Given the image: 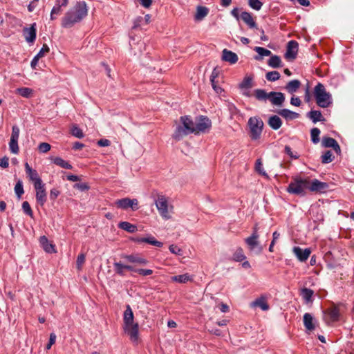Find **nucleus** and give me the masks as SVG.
Returning <instances> with one entry per match:
<instances>
[{
	"mask_svg": "<svg viewBox=\"0 0 354 354\" xmlns=\"http://www.w3.org/2000/svg\"><path fill=\"white\" fill-rule=\"evenodd\" d=\"M123 330L131 342L134 344H138L139 337V325L135 322L134 315L131 308L127 305L123 313Z\"/></svg>",
	"mask_w": 354,
	"mask_h": 354,
	"instance_id": "f257e3e1",
	"label": "nucleus"
},
{
	"mask_svg": "<svg viewBox=\"0 0 354 354\" xmlns=\"http://www.w3.org/2000/svg\"><path fill=\"white\" fill-rule=\"evenodd\" d=\"M88 15V8L84 1H80L69 10L62 18V26L64 28H71L75 24L81 21Z\"/></svg>",
	"mask_w": 354,
	"mask_h": 354,
	"instance_id": "f03ea898",
	"label": "nucleus"
},
{
	"mask_svg": "<svg viewBox=\"0 0 354 354\" xmlns=\"http://www.w3.org/2000/svg\"><path fill=\"white\" fill-rule=\"evenodd\" d=\"M154 204L158 214L164 220L172 218L174 213V206L169 197L162 194H157L154 198Z\"/></svg>",
	"mask_w": 354,
	"mask_h": 354,
	"instance_id": "7ed1b4c3",
	"label": "nucleus"
},
{
	"mask_svg": "<svg viewBox=\"0 0 354 354\" xmlns=\"http://www.w3.org/2000/svg\"><path fill=\"white\" fill-rule=\"evenodd\" d=\"M176 128L172 137L179 141L190 133H194L193 120L188 116H182L175 122Z\"/></svg>",
	"mask_w": 354,
	"mask_h": 354,
	"instance_id": "20e7f679",
	"label": "nucleus"
},
{
	"mask_svg": "<svg viewBox=\"0 0 354 354\" xmlns=\"http://www.w3.org/2000/svg\"><path fill=\"white\" fill-rule=\"evenodd\" d=\"M314 95L317 104L322 108H327L332 104L330 93L326 91L324 86L321 83L315 86Z\"/></svg>",
	"mask_w": 354,
	"mask_h": 354,
	"instance_id": "39448f33",
	"label": "nucleus"
},
{
	"mask_svg": "<svg viewBox=\"0 0 354 354\" xmlns=\"http://www.w3.org/2000/svg\"><path fill=\"white\" fill-rule=\"evenodd\" d=\"M308 185L309 180L308 178H295L289 184L287 191L290 194L304 196Z\"/></svg>",
	"mask_w": 354,
	"mask_h": 354,
	"instance_id": "423d86ee",
	"label": "nucleus"
},
{
	"mask_svg": "<svg viewBox=\"0 0 354 354\" xmlns=\"http://www.w3.org/2000/svg\"><path fill=\"white\" fill-rule=\"evenodd\" d=\"M248 125L250 130V137L252 140H257L260 138L263 122L258 118L253 117L250 118L248 121Z\"/></svg>",
	"mask_w": 354,
	"mask_h": 354,
	"instance_id": "0eeeda50",
	"label": "nucleus"
},
{
	"mask_svg": "<svg viewBox=\"0 0 354 354\" xmlns=\"http://www.w3.org/2000/svg\"><path fill=\"white\" fill-rule=\"evenodd\" d=\"M193 126L194 133H206L210 130L212 122L207 117L200 116L196 118L194 122L193 121Z\"/></svg>",
	"mask_w": 354,
	"mask_h": 354,
	"instance_id": "6e6552de",
	"label": "nucleus"
},
{
	"mask_svg": "<svg viewBox=\"0 0 354 354\" xmlns=\"http://www.w3.org/2000/svg\"><path fill=\"white\" fill-rule=\"evenodd\" d=\"M138 204L139 202L138 199H131L129 198H124L120 200H117L115 202V205H116L117 207L122 209H127L130 208L133 211H136L139 209Z\"/></svg>",
	"mask_w": 354,
	"mask_h": 354,
	"instance_id": "1a4fd4ad",
	"label": "nucleus"
},
{
	"mask_svg": "<svg viewBox=\"0 0 354 354\" xmlns=\"http://www.w3.org/2000/svg\"><path fill=\"white\" fill-rule=\"evenodd\" d=\"M37 203L43 207L47 201V193L44 183L34 185Z\"/></svg>",
	"mask_w": 354,
	"mask_h": 354,
	"instance_id": "9d476101",
	"label": "nucleus"
},
{
	"mask_svg": "<svg viewBox=\"0 0 354 354\" xmlns=\"http://www.w3.org/2000/svg\"><path fill=\"white\" fill-rule=\"evenodd\" d=\"M19 137V129L17 126L14 125L12 128V133L9 142V147L12 153H19L18 139Z\"/></svg>",
	"mask_w": 354,
	"mask_h": 354,
	"instance_id": "9b49d317",
	"label": "nucleus"
},
{
	"mask_svg": "<svg viewBox=\"0 0 354 354\" xmlns=\"http://www.w3.org/2000/svg\"><path fill=\"white\" fill-rule=\"evenodd\" d=\"M24 166L28 177L34 185L43 183L37 171L32 169L28 162H26Z\"/></svg>",
	"mask_w": 354,
	"mask_h": 354,
	"instance_id": "f8f14e48",
	"label": "nucleus"
},
{
	"mask_svg": "<svg viewBox=\"0 0 354 354\" xmlns=\"http://www.w3.org/2000/svg\"><path fill=\"white\" fill-rule=\"evenodd\" d=\"M298 52V43L295 41H290L288 43L287 51L285 57L288 60L294 59Z\"/></svg>",
	"mask_w": 354,
	"mask_h": 354,
	"instance_id": "ddd939ff",
	"label": "nucleus"
},
{
	"mask_svg": "<svg viewBox=\"0 0 354 354\" xmlns=\"http://www.w3.org/2000/svg\"><path fill=\"white\" fill-rule=\"evenodd\" d=\"M328 185L327 183L315 179L312 182L309 181L308 189L311 192H322L328 189Z\"/></svg>",
	"mask_w": 354,
	"mask_h": 354,
	"instance_id": "4468645a",
	"label": "nucleus"
},
{
	"mask_svg": "<svg viewBox=\"0 0 354 354\" xmlns=\"http://www.w3.org/2000/svg\"><path fill=\"white\" fill-rule=\"evenodd\" d=\"M292 251L300 261L307 260L311 253V250L309 248L304 250L299 247H294Z\"/></svg>",
	"mask_w": 354,
	"mask_h": 354,
	"instance_id": "2eb2a0df",
	"label": "nucleus"
},
{
	"mask_svg": "<svg viewBox=\"0 0 354 354\" xmlns=\"http://www.w3.org/2000/svg\"><path fill=\"white\" fill-rule=\"evenodd\" d=\"M36 24H32L30 28H25L24 29V35L26 41L28 43H32L36 37Z\"/></svg>",
	"mask_w": 354,
	"mask_h": 354,
	"instance_id": "dca6fc26",
	"label": "nucleus"
},
{
	"mask_svg": "<svg viewBox=\"0 0 354 354\" xmlns=\"http://www.w3.org/2000/svg\"><path fill=\"white\" fill-rule=\"evenodd\" d=\"M222 59L230 64H234L238 61V56L235 53L224 49L222 51Z\"/></svg>",
	"mask_w": 354,
	"mask_h": 354,
	"instance_id": "f3484780",
	"label": "nucleus"
},
{
	"mask_svg": "<svg viewBox=\"0 0 354 354\" xmlns=\"http://www.w3.org/2000/svg\"><path fill=\"white\" fill-rule=\"evenodd\" d=\"M252 81L253 77L250 75H247L243 78V81L240 83L239 88L243 91V95L247 96L250 95L248 91H247L253 86Z\"/></svg>",
	"mask_w": 354,
	"mask_h": 354,
	"instance_id": "a211bd4d",
	"label": "nucleus"
},
{
	"mask_svg": "<svg viewBox=\"0 0 354 354\" xmlns=\"http://www.w3.org/2000/svg\"><path fill=\"white\" fill-rule=\"evenodd\" d=\"M39 243L46 252L55 253L57 252L55 245L50 242L45 236L40 237Z\"/></svg>",
	"mask_w": 354,
	"mask_h": 354,
	"instance_id": "6ab92c4d",
	"label": "nucleus"
},
{
	"mask_svg": "<svg viewBox=\"0 0 354 354\" xmlns=\"http://www.w3.org/2000/svg\"><path fill=\"white\" fill-rule=\"evenodd\" d=\"M322 145L324 147H332L337 153L341 152L340 147L337 142L332 138L324 137L322 139Z\"/></svg>",
	"mask_w": 354,
	"mask_h": 354,
	"instance_id": "aec40b11",
	"label": "nucleus"
},
{
	"mask_svg": "<svg viewBox=\"0 0 354 354\" xmlns=\"http://www.w3.org/2000/svg\"><path fill=\"white\" fill-rule=\"evenodd\" d=\"M250 306L252 308L259 307L262 310L266 311L269 309V305L268 304L266 301V299L265 297L261 296L257 299H256L254 301H253L250 304Z\"/></svg>",
	"mask_w": 354,
	"mask_h": 354,
	"instance_id": "412c9836",
	"label": "nucleus"
},
{
	"mask_svg": "<svg viewBox=\"0 0 354 354\" xmlns=\"http://www.w3.org/2000/svg\"><path fill=\"white\" fill-rule=\"evenodd\" d=\"M303 320L304 326L307 330L312 331L315 328V319L311 314L305 313Z\"/></svg>",
	"mask_w": 354,
	"mask_h": 354,
	"instance_id": "4be33fe9",
	"label": "nucleus"
},
{
	"mask_svg": "<svg viewBox=\"0 0 354 354\" xmlns=\"http://www.w3.org/2000/svg\"><path fill=\"white\" fill-rule=\"evenodd\" d=\"M128 262L138 264V265H147L148 261L138 255H127L124 257Z\"/></svg>",
	"mask_w": 354,
	"mask_h": 354,
	"instance_id": "5701e85b",
	"label": "nucleus"
},
{
	"mask_svg": "<svg viewBox=\"0 0 354 354\" xmlns=\"http://www.w3.org/2000/svg\"><path fill=\"white\" fill-rule=\"evenodd\" d=\"M270 97L269 98L271 102L277 106H281L285 100V97L282 93L270 92Z\"/></svg>",
	"mask_w": 354,
	"mask_h": 354,
	"instance_id": "b1692460",
	"label": "nucleus"
},
{
	"mask_svg": "<svg viewBox=\"0 0 354 354\" xmlns=\"http://www.w3.org/2000/svg\"><path fill=\"white\" fill-rule=\"evenodd\" d=\"M209 13V9L205 6H198L196 8V12L194 15L195 21H202L205 17L207 16Z\"/></svg>",
	"mask_w": 354,
	"mask_h": 354,
	"instance_id": "393cba45",
	"label": "nucleus"
},
{
	"mask_svg": "<svg viewBox=\"0 0 354 354\" xmlns=\"http://www.w3.org/2000/svg\"><path fill=\"white\" fill-rule=\"evenodd\" d=\"M259 234L255 229L252 234L245 239V243L249 246L250 250H254L255 247L259 245L258 242Z\"/></svg>",
	"mask_w": 354,
	"mask_h": 354,
	"instance_id": "a878e982",
	"label": "nucleus"
},
{
	"mask_svg": "<svg viewBox=\"0 0 354 354\" xmlns=\"http://www.w3.org/2000/svg\"><path fill=\"white\" fill-rule=\"evenodd\" d=\"M171 281L179 283H185L188 281H193V277L188 273H185L180 275L174 276L171 278Z\"/></svg>",
	"mask_w": 354,
	"mask_h": 354,
	"instance_id": "bb28decb",
	"label": "nucleus"
},
{
	"mask_svg": "<svg viewBox=\"0 0 354 354\" xmlns=\"http://www.w3.org/2000/svg\"><path fill=\"white\" fill-rule=\"evenodd\" d=\"M118 227L129 233H134L138 231L136 225L127 221H122L118 223Z\"/></svg>",
	"mask_w": 354,
	"mask_h": 354,
	"instance_id": "cd10ccee",
	"label": "nucleus"
},
{
	"mask_svg": "<svg viewBox=\"0 0 354 354\" xmlns=\"http://www.w3.org/2000/svg\"><path fill=\"white\" fill-rule=\"evenodd\" d=\"M268 124L272 129L277 130L281 127L282 122L279 116L273 115L269 118Z\"/></svg>",
	"mask_w": 354,
	"mask_h": 354,
	"instance_id": "c85d7f7f",
	"label": "nucleus"
},
{
	"mask_svg": "<svg viewBox=\"0 0 354 354\" xmlns=\"http://www.w3.org/2000/svg\"><path fill=\"white\" fill-rule=\"evenodd\" d=\"M278 113L287 120L296 119L299 116V113L288 109H281L278 112Z\"/></svg>",
	"mask_w": 354,
	"mask_h": 354,
	"instance_id": "c756f323",
	"label": "nucleus"
},
{
	"mask_svg": "<svg viewBox=\"0 0 354 354\" xmlns=\"http://www.w3.org/2000/svg\"><path fill=\"white\" fill-rule=\"evenodd\" d=\"M301 83L299 80H295L289 82L286 86V91L290 93H293L299 88Z\"/></svg>",
	"mask_w": 354,
	"mask_h": 354,
	"instance_id": "7c9ffc66",
	"label": "nucleus"
},
{
	"mask_svg": "<svg viewBox=\"0 0 354 354\" xmlns=\"http://www.w3.org/2000/svg\"><path fill=\"white\" fill-rule=\"evenodd\" d=\"M313 291L309 288H304L300 291V295L302 298L305 300L306 303L312 302V297L313 295Z\"/></svg>",
	"mask_w": 354,
	"mask_h": 354,
	"instance_id": "2f4dec72",
	"label": "nucleus"
},
{
	"mask_svg": "<svg viewBox=\"0 0 354 354\" xmlns=\"http://www.w3.org/2000/svg\"><path fill=\"white\" fill-rule=\"evenodd\" d=\"M51 160H53V162L55 165L59 166L62 168H64V169H72L71 165L69 164V162H68L67 161L64 160V159H62L60 157L52 158Z\"/></svg>",
	"mask_w": 354,
	"mask_h": 354,
	"instance_id": "473e14b6",
	"label": "nucleus"
},
{
	"mask_svg": "<svg viewBox=\"0 0 354 354\" xmlns=\"http://www.w3.org/2000/svg\"><path fill=\"white\" fill-rule=\"evenodd\" d=\"M241 19L247 24L250 27L253 28L256 26L255 21H254L252 15L247 12H242L241 15Z\"/></svg>",
	"mask_w": 354,
	"mask_h": 354,
	"instance_id": "72a5a7b5",
	"label": "nucleus"
},
{
	"mask_svg": "<svg viewBox=\"0 0 354 354\" xmlns=\"http://www.w3.org/2000/svg\"><path fill=\"white\" fill-rule=\"evenodd\" d=\"M254 95L258 100H266L270 97V94L267 93L263 89H256L254 91Z\"/></svg>",
	"mask_w": 354,
	"mask_h": 354,
	"instance_id": "f704fd0d",
	"label": "nucleus"
},
{
	"mask_svg": "<svg viewBox=\"0 0 354 354\" xmlns=\"http://www.w3.org/2000/svg\"><path fill=\"white\" fill-rule=\"evenodd\" d=\"M113 266H114V270L118 274H119L120 276H124L125 274L126 264L122 263L121 261H119V262H115L113 263Z\"/></svg>",
	"mask_w": 354,
	"mask_h": 354,
	"instance_id": "c9c22d12",
	"label": "nucleus"
},
{
	"mask_svg": "<svg viewBox=\"0 0 354 354\" xmlns=\"http://www.w3.org/2000/svg\"><path fill=\"white\" fill-rule=\"evenodd\" d=\"M308 115V118L312 120L313 122L324 120L323 116L319 111H311Z\"/></svg>",
	"mask_w": 354,
	"mask_h": 354,
	"instance_id": "e433bc0d",
	"label": "nucleus"
},
{
	"mask_svg": "<svg viewBox=\"0 0 354 354\" xmlns=\"http://www.w3.org/2000/svg\"><path fill=\"white\" fill-rule=\"evenodd\" d=\"M32 92L33 91L31 88L27 87L19 88L16 90L17 93L26 98L31 97L32 95Z\"/></svg>",
	"mask_w": 354,
	"mask_h": 354,
	"instance_id": "4c0bfd02",
	"label": "nucleus"
},
{
	"mask_svg": "<svg viewBox=\"0 0 354 354\" xmlns=\"http://www.w3.org/2000/svg\"><path fill=\"white\" fill-rule=\"evenodd\" d=\"M145 243L151 244L152 245L160 248L162 246V243L160 241H157L153 236L151 235H147L146 237H145Z\"/></svg>",
	"mask_w": 354,
	"mask_h": 354,
	"instance_id": "58836bf2",
	"label": "nucleus"
},
{
	"mask_svg": "<svg viewBox=\"0 0 354 354\" xmlns=\"http://www.w3.org/2000/svg\"><path fill=\"white\" fill-rule=\"evenodd\" d=\"M71 133L73 136L77 138H82L84 136L82 131L76 124L71 126Z\"/></svg>",
	"mask_w": 354,
	"mask_h": 354,
	"instance_id": "ea45409f",
	"label": "nucleus"
},
{
	"mask_svg": "<svg viewBox=\"0 0 354 354\" xmlns=\"http://www.w3.org/2000/svg\"><path fill=\"white\" fill-rule=\"evenodd\" d=\"M246 259L241 248H238L233 254V259L236 261H242Z\"/></svg>",
	"mask_w": 354,
	"mask_h": 354,
	"instance_id": "a19ab883",
	"label": "nucleus"
},
{
	"mask_svg": "<svg viewBox=\"0 0 354 354\" xmlns=\"http://www.w3.org/2000/svg\"><path fill=\"white\" fill-rule=\"evenodd\" d=\"M255 170L257 172H258L259 174L262 175L263 176H264L266 178H268L267 173L263 169V164H262L261 159H258L256 161Z\"/></svg>",
	"mask_w": 354,
	"mask_h": 354,
	"instance_id": "79ce46f5",
	"label": "nucleus"
},
{
	"mask_svg": "<svg viewBox=\"0 0 354 354\" xmlns=\"http://www.w3.org/2000/svg\"><path fill=\"white\" fill-rule=\"evenodd\" d=\"M281 64V59L279 56L272 55L268 61V65L272 68H278Z\"/></svg>",
	"mask_w": 354,
	"mask_h": 354,
	"instance_id": "37998d69",
	"label": "nucleus"
},
{
	"mask_svg": "<svg viewBox=\"0 0 354 354\" xmlns=\"http://www.w3.org/2000/svg\"><path fill=\"white\" fill-rule=\"evenodd\" d=\"M62 6L57 5V4H55L53 6V8L50 12V19L51 20L55 19L57 16L59 15L62 13Z\"/></svg>",
	"mask_w": 354,
	"mask_h": 354,
	"instance_id": "c03bdc74",
	"label": "nucleus"
},
{
	"mask_svg": "<svg viewBox=\"0 0 354 354\" xmlns=\"http://www.w3.org/2000/svg\"><path fill=\"white\" fill-rule=\"evenodd\" d=\"M85 261H86V256L84 254L82 253L77 256V260H76V268L79 271L82 270L83 266L85 263Z\"/></svg>",
	"mask_w": 354,
	"mask_h": 354,
	"instance_id": "a18cd8bd",
	"label": "nucleus"
},
{
	"mask_svg": "<svg viewBox=\"0 0 354 354\" xmlns=\"http://www.w3.org/2000/svg\"><path fill=\"white\" fill-rule=\"evenodd\" d=\"M310 134L312 142L315 144L318 143L319 142L320 130L317 128H313L311 129Z\"/></svg>",
	"mask_w": 354,
	"mask_h": 354,
	"instance_id": "49530a36",
	"label": "nucleus"
},
{
	"mask_svg": "<svg viewBox=\"0 0 354 354\" xmlns=\"http://www.w3.org/2000/svg\"><path fill=\"white\" fill-rule=\"evenodd\" d=\"M254 50L260 55L261 57H267L271 55V51L266 49L263 47L257 46L254 48Z\"/></svg>",
	"mask_w": 354,
	"mask_h": 354,
	"instance_id": "de8ad7c7",
	"label": "nucleus"
},
{
	"mask_svg": "<svg viewBox=\"0 0 354 354\" xmlns=\"http://www.w3.org/2000/svg\"><path fill=\"white\" fill-rule=\"evenodd\" d=\"M333 157L330 151H327L322 156V162L324 164L330 163L333 161Z\"/></svg>",
	"mask_w": 354,
	"mask_h": 354,
	"instance_id": "09e8293b",
	"label": "nucleus"
},
{
	"mask_svg": "<svg viewBox=\"0 0 354 354\" xmlns=\"http://www.w3.org/2000/svg\"><path fill=\"white\" fill-rule=\"evenodd\" d=\"M15 192L19 198H20L21 195L24 194V191L21 180H18L17 183H16L15 187Z\"/></svg>",
	"mask_w": 354,
	"mask_h": 354,
	"instance_id": "8fccbe9b",
	"label": "nucleus"
},
{
	"mask_svg": "<svg viewBox=\"0 0 354 354\" xmlns=\"http://www.w3.org/2000/svg\"><path fill=\"white\" fill-rule=\"evenodd\" d=\"M249 6L254 10H259L263 3L260 1V0H248Z\"/></svg>",
	"mask_w": 354,
	"mask_h": 354,
	"instance_id": "3c124183",
	"label": "nucleus"
},
{
	"mask_svg": "<svg viewBox=\"0 0 354 354\" xmlns=\"http://www.w3.org/2000/svg\"><path fill=\"white\" fill-rule=\"evenodd\" d=\"M280 77V74L277 71L268 72L266 74V78L268 81H276Z\"/></svg>",
	"mask_w": 354,
	"mask_h": 354,
	"instance_id": "603ef678",
	"label": "nucleus"
},
{
	"mask_svg": "<svg viewBox=\"0 0 354 354\" xmlns=\"http://www.w3.org/2000/svg\"><path fill=\"white\" fill-rule=\"evenodd\" d=\"M328 314L332 321H336L339 317V310L337 308H333L329 310Z\"/></svg>",
	"mask_w": 354,
	"mask_h": 354,
	"instance_id": "864d4df0",
	"label": "nucleus"
},
{
	"mask_svg": "<svg viewBox=\"0 0 354 354\" xmlns=\"http://www.w3.org/2000/svg\"><path fill=\"white\" fill-rule=\"evenodd\" d=\"M51 146L47 142H41L38 146V149L41 153H46L50 150Z\"/></svg>",
	"mask_w": 354,
	"mask_h": 354,
	"instance_id": "5fc2aeb1",
	"label": "nucleus"
},
{
	"mask_svg": "<svg viewBox=\"0 0 354 354\" xmlns=\"http://www.w3.org/2000/svg\"><path fill=\"white\" fill-rule=\"evenodd\" d=\"M22 208H23V210L24 211V212L29 215L30 216L32 217V209L30 206V204L28 203V202L27 201H24L22 203Z\"/></svg>",
	"mask_w": 354,
	"mask_h": 354,
	"instance_id": "6e6d98bb",
	"label": "nucleus"
},
{
	"mask_svg": "<svg viewBox=\"0 0 354 354\" xmlns=\"http://www.w3.org/2000/svg\"><path fill=\"white\" fill-rule=\"evenodd\" d=\"M285 152L292 158L297 159L299 158V156L297 152H294L292 151V149L289 146L285 147Z\"/></svg>",
	"mask_w": 354,
	"mask_h": 354,
	"instance_id": "4d7b16f0",
	"label": "nucleus"
},
{
	"mask_svg": "<svg viewBox=\"0 0 354 354\" xmlns=\"http://www.w3.org/2000/svg\"><path fill=\"white\" fill-rule=\"evenodd\" d=\"M169 251L176 255H182L183 254V250L178 248L177 245H171L169 248Z\"/></svg>",
	"mask_w": 354,
	"mask_h": 354,
	"instance_id": "13d9d810",
	"label": "nucleus"
},
{
	"mask_svg": "<svg viewBox=\"0 0 354 354\" xmlns=\"http://www.w3.org/2000/svg\"><path fill=\"white\" fill-rule=\"evenodd\" d=\"M135 272L141 276H148L153 274V270L151 269H137L135 270Z\"/></svg>",
	"mask_w": 354,
	"mask_h": 354,
	"instance_id": "bf43d9fd",
	"label": "nucleus"
},
{
	"mask_svg": "<svg viewBox=\"0 0 354 354\" xmlns=\"http://www.w3.org/2000/svg\"><path fill=\"white\" fill-rule=\"evenodd\" d=\"M55 341H56V335L53 333H50V337H49V342L46 347V349L49 350L51 348V346L55 343Z\"/></svg>",
	"mask_w": 354,
	"mask_h": 354,
	"instance_id": "052dcab7",
	"label": "nucleus"
},
{
	"mask_svg": "<svg viewBox=\"0 0 354 354\" xmlns=\"http://www.w3.org/2000/svg\"><path fill=\"white\" fill-rule=\"evenodd\" d=\"M212 88L217 94H221L223 92V89L218 84V82H211Z\"/></svg>",
	"mask_w": 354,
	"mask_h": 354,
	"instance_id": "680f3d73",
	"label": "nucleus"
},
{
	"mask_svg": "<svg viewBox=\"0 0 354 354\" xmlns=\"http://www.w3.org/2000/svg\"><path fill=\"white\" fill-rule=\"evenodd\" d=\"M49 52V47L47 44H44L41 49L39 50V52L37 53V57H39L40 58L43 57L46 53Z\"/></svg>",
	"mask_w": 354,
	"mask_h": 354,
	"instance_id": "e2e57ef3",
	"label": "nucleus"
},
{
	"mask_svg": "<svg viewBox=\"0 0 354 354\" xmlns=\"http://www.w3.org/2000/svg\"><path fill=\"white\" fill-rule=\"evenodd\" d=\"M273 236V240L271 242V244L269 247V251L270 252H273V247H274V245L275 244V242L279 238V233L277 232H274L272 234Z\"/></svg>",
	"mask_w": 354,
	"mask_h": 354,
	"instance_id": "0e129e2a",
	"label": "nucleus"
},
{
	"mask_svg": "<svg viewBox=\"0 0 354 354\" xmlns=\"http://www.w3.org/2000/svg\"><path fill=\"white\" fill-rule=\"evenodd\" d=\"M97 145L100 147H108L111 145V142L107 139H101L97 141Z\"/></svg>",
	"mask_w": 354,
	"mask_h": 354,
	"instance_id": "69168bd1",
	"label": "nucleus"
},
{
	"mask_svg": "<svg viewBox=\"0 0 354 354\" xmlns=\"http://www.w3.org/2000/svg\"><path fill=\"white\" fill-rule=\"evenodd\" d=\"M301 100L297 97H292L290 100V104L295 106H299L301 105Z\"/></svg>",
	"mask_w": 354,
	"mask_h": 354,
	"instance_id": "338daca9",
	"label": "nucleus"
},
{
	"mask_svg": "<svg viewBox=\"0 0 354 354\" xmlns=\"http://www.w3.org/2000/svg\"><path fill=\"white\" fill-rule=\"evenodd\" d=\"M8 158L3 157L0 158V167L3 168H7L8 167Z\"/></svg>",
	"mask_w": 354,
	"mask_h": 354,
	"instance_id": "774afa93",
	"label": "nucleus"
}]
</instances>
